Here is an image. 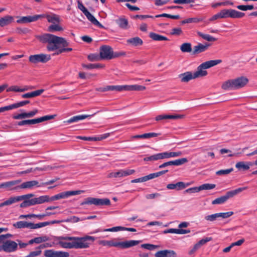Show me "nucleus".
<instances>
[{
    "label": "nucleus",
    "mask_w": 257,
    "mask_h": 257,
    "mask_svg": "<svg viewBox=\"0 0 257 257\" xmlns=\"http://www.w3.org/2000/svg\"><path fill=\"white\" fill-rule=\"evenodd\" d=\"M36 38L41 42L48 44L46 48L48 51L51 52L57 50L55 53L56 55L72 51V49L71 48H65L68 46L69 44L63 37H58L49 33H45L41 35L36 36Z\"/></svg>",
    "instance_id": "obj_1"
},
{
    "label": "nucleus",
    "mask_w": 257,
    "mask_h": 257,
    "mask_svg": "<svg viewBox=\"0 0 257 257\" xmlns=\"http://www.w3.org/2000/svg\"><path fill=\"white\" fill-rule=\"evenodd\" d=\"M57 244L61 247L64 248H85L89 246L88 240L93 242L95 237L86 235L85 236L79 237L73 236H58L56 238Z\"/></svg>",
    "instance_id": "obj_2"
},
{
    "label": "nucleus",
    "mask_w": 257,
    "mask_h": 257,
    "mask_svg": "<svg viewBox=\"0 0 257 257\" xmlns=\"http://www.w3.org/2000/svg\"><path fill=\"white\" fill-rule=\"evenodd\" d=\"M35 195L33 193L27 194L26 195L11 196L7 200L0 203V208L5 206H10L14 203L23 200L20 207L21 208H27L28 207L37 205L36 197H34Z\"/></svg>",
    "instance_id": "obj_3"
},
{
    "label": "nucleus",
    "mask_w": 257,
    "mask_h": 257,
    "mask_svg": "<svg viewBox=\"0 0 257 257\" xmlns=\"http://www.w3.org/2000/svg\"><path fill=\"white\" fill-rule=\"evenodd\" d=\"M84 192V190L68 191L61 192L51 197H49L48 195L41 196L36 197L37 204H41L45 202L67 198L71 196L79 195Z\"/></svg>",
    "instance_id": "obj_4"
},
{
    "label": "nucleus",
    "mask_w": 257,
    "mask_h": 257,
    "mask_svg": "<svg viewBox=\"0 0 257 257\" xmlns=\"http://www.w3.org/2000/svg\"><path fill=\"white\" fill-rule=\"evenodd\" d=\"M119 238H113L110 240H101L99 244L103 246H108L109 247H116L122 249L128 248L132 246L138 245L141 240H125L120 241Z\"/></svg>",
    "instance_id": "obj_5"
},
{
    "label": "nucleus",
    "mask_w": 257,
    "mask_h": 257,
    "mask_svg": "<svg viewBox=\"0 0 257 257\" xmlns=\"http://www.w3.org/2000/svg\"><path fill=\"white\" fill-rule=\"evenodd\" d=\"M248 81V79L245 76L239 77L224 81L222 84L221 88L225 90L238 89L244 87Z\"/></svg>",
    "instance_id": "obj_6"
},
{
    "label": "nucleus",
    "mask_w": 257,
    "mask_h": 257,
    "mask_svg": "<svg viewBox=\"0 0 257 257\" xmlns=\"http://www.w3.org/2000/svg\"><path fill=\"white\" fill-rule=\"evenodd\" d=\"M222 61L220 59L212 60L206 61L200 64L197 68V70L193 73L195 78L202 77L207 75V72L205 70L217 64L221 63Z\"/></svg>",
    "instance_id": "obj_7"
},
{
    "label": "nucleus",
    "mask_w": 257,
    "mask_h": 257,
    "mask_svg": "<svg viewBox=\"0 0 257 257\" xmlns=\"http://www.w3.org/2000/svg\"><path fill=\"white\" fill-rule=\"evenodd\" d=\"M247 187L238 188L236 189L228 191L226 194L220 197L217 198L212 201V204H221L225 203L228 199L233 197L241 192L246 190Z\"/></svg>",
    "instance_id": "obj_8"
},
{
    "label": "nucleus",
    "mask_w": 257,
    "mask_h": 257,
    "mask_svg": "<svg viewBox=\"0 0 257 257\" xmlns=\"http://www.w3.org/2000/svg\"><path fill=\"white\" fill-rule=\"evenodd\" d=\"M99 54L101 59L106 60H110L112 58L125 55L124 53H114L112 48L107 45H103L100 48Z\"/></svg>",
    "instance_id": "obj_9"
},
{
    "label": "nucleus",
    "mask_w": 257,
    "mask_h": 257,
    "mask_svg": "<svg viewBox=\"0 0 257 257\" xmlns=\"http://www.w3.org/2000/svg\"><path fill=\"white\" fill-rule=\"evenodd\" d=\"M56 116V114L45 115L39 118H37L32 119L24 120L18 122V125L20 126L25 125H31L38 123H40L45 121L54 119Z\"/></svg>",
    "instance_id": "obj_10"
},
{
    "label": "nucleus",
    "mask_w": 257,
    "mask_h": 257,
    "mask_svg": "<svg viewBox=\"0 0 257 257\" xmlns=\"http://www.w3.org/2000/svg\"><path fill=\"white\" fill-rule=\"evenodd\" d=\"M81 205L84 204H93L96 206L110 205V201L108 198H96L93 197L87 198Z\"/></svg>",
    "instance_id": "obj_11"
},
{
    "label": "nucleus",
    "mask_w": 257,
    "mask_h": 257,
    "mask_svg": "<svg viewBox=\"0 0 257 257\" xmlns=\"http://www.w3.org/2000/svg\"><path fill=\"white\" fill-rule=\"evenodd\" d=\"M220 15L221 19L231 18H241L244 16L245 14L232 9H224L220 12Z\"/></svg>",
    "instance_id": "obj_12"
},
{
    "label": "nucleus",
    "mask_w": 257,
    "mask_h": 257,
    "mask_svg": "<svg viewBox=\"0 0 257 257\" xmlns=\"http://www.w3.org/2000/svg\"><path fill=\"white\" fill-rule=\"evenodd\" d=\"M2 242V244L0 245V251L12 252L17 249L18 243L14 241L9 240Z\"/></svg>",
    "instance_id": "obj_13"
},
{
    "label": "nucleus",
    "mask_w": 257,
    "mask_h": 257,
    "mask_svg": "<svg viewBox=\"0 0 257 257\" xmlns=\"http://www.w3.org/2000/svg\"><path fill=\"white\" fill-rule=\"evenodd\" d=\"M51 59V56L48 54H39L30 55L29 57V61L34 64L39 62L46 63Z\"/></svg>",
    "instance_id": "obj_14"
},
{
    "label": "nucleus",
    "mask_w": 257,
    "mask_h": 257,
    "mask_svg": "<svg viewBox=\"0 0 257 257\" xmlns=\"http://www.w3.org/2000/svg\"><path fill=\"white\" fill-rule=\"evenodd\" d=\"M21 181L22 180L19 179L3 182L0 184V189H5L8 191L17 190L18 189V187L15 186L20 183Z\"/></svg>",
    "instance_id": "obj_15"
},
{
    "label": "nucleus",
    "mask_w": 257,
    "mask_h": 257,
    "mask_svg": "<svg viewBox=\"0 0 257 257\" xmlns=\"http://www.w3.org/2000/svg\"><path fill=\"white\" fill-rule=\"evenodd\" d=\"M135 172L134 170H119L116 172L109 173L107 177L111 178L125 177L133 174Z\"/></svg>",
    "instance_id": "obj_16"
},
{
    "label": "nucleus",
    "mask_w": 257,
    "mask_h": 257,
    "mask_svg": "<svg viewBox=\"0 0 257 257\" xmlns=\"http://www.w3.org/2000/svg\"><path fill=\"white\" fill-rule=\"evenodd\" d=\"M188 160L187 158H183L181 159L175 160L174 161H170L167 162H165L159 166V169H162L165 167H166L169 166L174 165V166H180L182 165L187 162H188Z\"/></svg>",
    "instance_id": "obj_17"
},
{
    "label": "nucleus",
    "mask_w": 257,
    "mask_h": 257,
    "mask_svg": "<svg viewBox=\"0 0 257 257\" xmlns=\"http://www.w3.org/2000/svg\"><path fill=\"white\" fill-rule=\"evenodd\" d=\"M44 255L46 257H68L69 253L68 252L49 249L45 251Z\"/></svg>",
    "instance_id": "obj_18"
},
{
    "label": "nucleus",
    "mask_w": 257,
    "mask_h": 257,
    "mask_svg": "<svg viewBox=\"0 0 257 257\" xmlns=\"http://www.w3.org/2000/svg\"><path fill=\"white\" fill-rule=\"evenodd\" d=\"M43 16L36 15L33 16H28L26 17H22L17 21V22L19 24L28 23L33 22H35L38 19H41Z\"/></svg>",
    "instance_id": "obj_19"
},
{
    "label": "nucleus",
    "mask_w": 257,
    "mask_h": 257,
    "mask_svg": "<svg viewBox=\"0 0 257 257\" xmlns=\"http://www.w3.org/2000/svg\"><path fill=\"white\" fill-rule=\"evenodd\" d=\"M41 184H39L38 181L36 180H32L23 182L20 185L18 186V189H32L34 187H41Z\"/></svg>",
    "instance_id": "obj_20"
},
{
    "label": "nucleus",
    "mask_w": 257,
    "mask_h": 257,
    "mask_svg": "<svg viewBox=\"0 0 257 257\" xmlns=\"http://www.w3.org/2000/svg\"><path fill=\"white\" fill-rule=\"evenodd\" d=\"M155 257H177L176 252L173 250H163L156 252Z\"/></svg>",
    "instance_id": "obj_21"
},
{
    "label": "nucleus",
    "mask_w": 257,
    "mask_h": 257,
    "mask_svg": "<svg viewBox=\"0 0 257 257\" xmlns=\"http://www.w3.org/2000/svg\"><path fill=\"white\" fill-rule=\"evenodd\" d=\"M184 117V115L181 114H174V115H169V114H161L158 115L155 117V120L157 121L167 119H182Z\"/></svg>",
    "instance_id": "obj_22"
},
{
    "label": "nucleus",
    "mask_w": 257,
    "mask_h": 257,
    "mask_svg": "<svg viewBox=\"0 0 257 257\" xmlns=\"http://www.w3.org/2000/svg\"><path fill=\"white\" fill-rule=\"evenodd\" d=\"M190 185L189 183L185 184L183 182H178L176 184H168L167 185V188L170 190H176L177 191L181 190L185 188L187 186Z\"/></svg>",
    "instance_id": "obj_23"
},
{
    "label": "nucleus",
    "mask_w": 257,
    "mask_h": 257,
    "mask_svg": "<svg viewBox=\"0 0 257 257\" xmlns=\"http://www.w3.org/2000/svg\"><path fill=\"white\" fill-rule=\"evenodd\" d=\"M178 77L181 82H188L192 79H195L193 73L190 71L180 74Z\"/></svg>",
    "instance_id": "obj_24"
},
{
    "label": "nucleus",
    "mask_w": 257,
    "mask_h": 257,
    "mask_svg": "<svg viewBox=\"0 0 257 257\" xmlns=\"http://www.w3.org/2000/svg\"><path fill=\"white\" fill-rule=\"evenodd\" d=\"M252 165L253 163L251 162L240 161L236 163L235 167L239 171H245L248 170L250 168V167Z\"/></svg>",
    "instance_id": "obj_25"
},
{
    "label": "nucleus",
    "mask_w": 257,
    "mask_h": 257,
    "mask_svg": "<svg viewBox=\"0 0 257 257\" xmlns=\"http://www.w3.org/2000/svg\"><path fill=\"white\" fill-rule=\"evenodd\" d=\"M209 46L210 44L208 43H205L204 44L199 43L194 47L193 53L196 54L204 52L208 49Z\"/></svg>",
    "instance_id": "obj_26"
},
{
    "label": "nucleus",
    "mask_w": 257,
    "mask_h": 257,
    "mask_svg": "<svg viewBox=\"0 0 257 257\" xmlns=\"http://www.w3.org/2000/svg\"><path fill=\"white\" fill-rule=\"evenodd\" d=\"M94 114H82V115H79L73 116L72 117L70 118L67 121H65V122H67L68 123H71L74 122L78 121L80 120L84 119L86 118H88L89 117H91L94 115Z\"/></svg>",
    "instance_id": "obj_27"
},
{
    "label": "nucleus",
    "mask_w": 257,
    "mask_h": 257,
    "mask_svg": "<svg viewBox=\"0 0 257 257\" xmlns=\"http://www.w3.org/2000/svg\"><path fill=\"white\" fill-rule=\"evenodd\" d=\"M14 21V17L7 15L0 18V26L2 27L9 25Z\"/></svg>",
    "instance_id": "obj_28"
},
{
    "label": "nucleus",
    "mask_w": 257,
    "mask_h": 257,
    "mask_svg": "<svg viewBox=\"0 0 257 257\" xmlns=\"http://www.w3.org/2000/svg\"><path fill=\"white\" fill-rule=\"evenodd\" d=\"M44 91V90L43 89L37 90L33 92L24 94L22 95V97L23 98L35 97L40 95Z\"/></svg>",
    "instance_id": "obj_29"
},
{
    "label": "nucleus",
    "mask_w": 257,
    "mask_h": 257,
    "mask_svg": "<svg viewBox=\"0 0 257 257\" xmlns=\"http://www.w3.org/2000/svg\"><path fill=\"white\" fill-rule=\"evenodd\" d=\"M40 16H43L41 18H46L49 23H55V22H59L60 19L58 16L55 14L49 15H39Z\"/></svg>",
    "instance_id": "obj_30"
},
{
    "label": "nucleus",
    "mask_w": 257,
    "mask_h": 257,
    "mask_svg": "<svg viewBox=\"0 0 257 257\" xmlns=\"http://www.w3.org/2000/svg\"><path fill=\"white\" fill-rule=\"evenodd\" d=\"M49 240V238L46 236H43L40 237H35L29 241L30 244H32L34 243L39 244L45 242Z\"/></svg>",
    "instance_id": "obj_31"
},
{
    "label": "nucleus",
    "mask_w": 257,
    "mask_h": 257,
    "mask_svg": "<svg viewBox=\"0 0 257 257\" xmlns=\"http://www.w3.org/2000/svg\"><path fill=\"white\" fill-rule=\"evenodd\" d=\"M149 37L154 41H168L169 39L165 36L159 35L155 33L151 32L149 34Z\"/></svg>",
    "instance_id": "obj_32"
},
{
    "label": "nucleus",
    "mask_w": 257,
    "mask_h": 257,
    "mask_svg": "<svg viewBox=\"0 0 257 257\" xmlns=\"http://www.w3.org/2000/svg\"><path fill=\"white\" fill-rule=\"evenodd\" d=\"M146 89V87L139 85H125V90L127 91H143Z\"/></svg>",
    "instance_id": "obj_33"
},
{
    "label": "nucleus",
    "mask_w": 257,
    "mask_h": 257,
    "mask_svg": "<svg viewBox=\"0 0 257 257\" xmlns=\"http://www.w3.org/2000/svg\"><path fill=\"white\" fill-rule=\"evenodd\" d=\"M88 20H89L94 25L99 26V27H102V25L94 18V17L88 11L85 14Z\"/></svg>",
    "instance_id": "obj_34"
},
{
    "label": "nucleus",
    "mask_w": 257,
    "mask_h": 257,
    "mask_svg": "<svg viewBox=\"0 0 257 257\" xmlns=\"http://www.w3.org/2000/svg\"><path fill=\"white\" fill-rule=\"evenodd\" d=\"M127 43L134 46H141L143 44V41L139 37H136L129 39L127 40Z\"/></svg>",
    "instance_id": "obj_35"
},
{
    "label": "nucleus",
    "mask_w": 257,
    "mask_h": 257,
    "mask_svg": "<svg viewBox=\"0 0 257 257\" xmlns=\"http://www.w3.org/2000/svg\"><path fill=\"white\" fill-rule=\"evenodd\" d=\"M14 226L18 228H30L31 222H28L27 221H20L17 222L14 224Z\"/></svg>",
    "instance_id": "obj_36"
},
{
    "label": "nucleus",
    "mask_w": 257,
    "mask_h": 257,
    "mask_svg": "<svg viewBox=\"0 0 257 257\" xmlns=\"http://www.w3.org/2000/svg\"><path fill=\"white\" fill-rule=\"evenodd\" d=\"M180 50L183 53H190L192 51L191 44L190 43H184L180 46Z\"/></svg>",
    "instance_id": "obj_37"
},
{
    "label": "nucleus",
    "mask_w": 257,
    "mask_h": 257,
    "mask_svg": "<svg viewBox=\"0 0 257 257\" xmlns=\"http://www.w3.org/2000/svg\"><path fill=\"white\" fill-rule=\"evenodd\" d=\"M117 24L119 27L123 29H127L128 21L125 19H119L116 21Z\"/></svg>",
    "instance_id": "obj_38"
},
{
    "label": "nucleus",
    "mask_w": 257,
    "mask_h": 257,
    "mask_svg": "<svg viewBox=\"0 0 257 257\" xmlns=\"http://www.w3.org/2000/svg\"><path fill=\"white\" fill-rule=\"evenodd\" d=\"M197 34L203 39L209 42H214L217 40L216 38H214L208 34H204L200 32H197Z\"/></svg>",
    "instance_id": "obj_39"
},
{
    "label": "nucleus",
    "mask_w": 257,
    "mask_h": 257,
    "mask_svg": "<svg viewBox=\"0 0 257 257\" xmlns=\"http://www.w3.org/2000/svg\"><path fill=\"white\" fill-rule=\"evenodd\" d=\"M82 66L83 68H86L88 69H97V68H103L104 67L103 65L100 64H83L82 65Z\"/></svg>",
    "instance_id": "obj_40"
},
{
    "label": "nucleus",
    "mask_w": 257,
    "mask_h": 257,
    "mask_svg": "<svg viewBox=\"0 0 257 257\" xmlns=\"http://www.w3.org/2000/svg\"><path fill=\"white\" fill-rule=\"evenodd\" d=\"M159 160H161L160 153H158V154H156L152 155L151 156L144 158V161H145L154 162V161H157Z\"/></svg>",
    "instance_id": "obj_41"
},
{
    "label": "nucleus",
    "mask_w": 257,
    "mask_h": 257,
    "mask_svg": "<svg viewBox=\"0 0 257 257\" xmlns=\"http://www.w3.org/2000/svg\"><path fill=\"white\" fill-rule=\"evenodd\" d=\"M50 223H49V221L44 222H41L37 224H34L33 223H31V229H36L38 228H41L44 227L45 226L50 225Z\"/></svg>",
    "instance_id": "obj_42"
},
{
    "label": "nucleus",
    "mask_w": 257,
    "mask_h": 257,
    "mask_svg": "<svg viewBox=\"0 0 257 257\" xmlns=\"http://www.w3.org/2000/svg\"><path fill=\"white\" fill-rule=\"evenodd\" d=\"M216 185L214 184H204L199 186V191L203 190H211L215 187Z\"/></svg>",
    "instance_id": "obj_43"
},
{
    "label": "nucleus",
    "mask_w": 257,
    "mask_h": 257,
    "mask_svg": "<svg viewBox=\"0 0 257 257\" xmlns=\"http://www.w3.org/2000/svg\"><path fill=\"white\" fill-rule=\"evenodd\" d=\"M202 20L201 19L198 18H190L182 21L181 22V24H185L187 23H198L202 21Z\"/></svg>",
    "instance_id": "obj_44"
},
{
    "label": "nucleus",
    "mask_w": 257,
    "mask_h": 257,
    "mask_svg": "<svg viewBox=\"0 0 257 257\" xmlns=\"http://www.w3.org/2000/svg\"><path fill=\"white\" fill-rule=\"evenodd\" d=\"M42 253V250L37 246L34 251H31L26 257H36L39 256Z\"/></svg>",
    "instance_id": "obj_45"
},
{
    "label": "nucleus",
    "mask_w": 257,
    "mask_h": 257,
    "mask_svg": "<svg viewBox=\"0 0 257 257\" xmlns=\"http://www.w3.org/2000/svg\"><path fill=\"white\" fill-rule=\"evenodd\" d=\"M62 30L63 28L60 25L57 24L51 25L48 27V31L51 32L61 31Z\"/></svg>",
    "instance_id": "obj_46"
},
{
    "label": "nucleus",
    "mask_w": 257,
    "mask_h": 257,
    "mask_svg": "<svg viewBox=\"0 0 257 257\" xmlns=\"http://www.w3.org/2000/svg\"><path fill=\"white\" fill-rule=\"evenodd\" d=\"M88 59L90 61H97L101 60V58L97 54H91L87 57Z\"/></svg>",
    "instance_id": "obj_47"
},
{
    "label": "nucleus",
    "mask_w": 257,
    "mask_h": 257,
    "mask_svg": "<svg viewBox=\"0 0 257 257\" xmlns=\"http://www.w3.org/2000/svg\"><path fill=\"white\" fill-rule=\"evenodd\" d=\"M218 218H219V216H218V214H217V213H215V214L205 216L204 217V219L206 220L211 221V222L214 221L216 220Z\"/></svg>",
    "instance_id": "obj_48"
},
{
    "label": "nucleus",
    "mask_w": 257,
    "mask_h": 257,
    "mask_svg": "<svg viewBox=\"0 0 257 257\" xmlns=\"http://www.w3.org/2000/svg\"><path fill=\"white\" fill-rule=\"evenodd\" d=\"M150 179L149 174L144 177L136 179L131 181L132 183H138V182H144L148 181Z\"/></svg>",
    "instance_id": "obj_49"
},
{
    "label": "nucleus",
    "mask_w": 257,
    "mask_h": 257,
    "mask_svg": "<svg viewBox=\"0 0 257 257\" xmlns=\"http://www.w3.org/2000/svg\"><path fill=\"white\" fill-rule=\"evenodd\" d=\"M22 92V88L17 85H12L7 89V92Z\"/></svg>",
    "instance_id": "obj_50"
},
{
    "label": "nucleus",
    "mask_w": 257,
    "mask_h": 257,
    "mask_svg": "<svg viewBox=\"0 0 257 257\" xmlns=\"http://www.w3.org/2000/svg\"><path fill=\"white\" fill-rule=\"evenodd\" d=\"M233 170V168H230L228 169L225 170H220L216 172V174L217 175H225L229 174L231 172H232Z\"/></svg>",
    "instance_id": "obj_51"
},
{
    "label": "nucleus",
    "mask_w": 257,
    "mask_h": 257,
    "mask_svg": "<svg viewBox=\"0 0 257 257\" xmlns=\"http://www.w3.org/2000/svg\"><path fill=\"white\" fill-rule=\"evenodd\" d=\"M218 214L219 218H222L223 219L227 218L231 216L233 214V212L232 211H229L227 212H221V213H217Z\"/></svg>",
    "instance_id": "obj_52"
},
{
    "label": "nucleus",
    "mask_w": 257,
    "mask_h": 257,
    "mask_svg": "<svg viewBox=\"0 0 257 257\" xmlns=\"http://www.w3.org/2000/svg\"><path fill=\"white\" fill-rule=\"evenodd\" d=\"M124 230V227L122 226H116L107 229H104L103 230V231H111V232H115V231H122Z\"/></svg>",
    "instance_id": "obj_53"
},
{
    "label": "nucleus",
    "mask_w": 257,
    "mask_h": 257,
    "mask_svg": "<svg viewBox=\"0 0 257 257\" xmlns=\"http://www.w3.org/2000/svg\"><path fill=\"white\" fill-rule=\"evenodd\" d=\"M141 247L150 250H152L156 249L157 247V246L152 244L145 243L142 244L141 245Z\"/></svg>",
    "instance_id": "obj_54"
},
{
    "label": "nucleus",
    "mask_w": 257,
    "mask_h": 257,
    "mask_svg": "<svg viewBox=\"0 0 257 257\" xmlns=\"http://www.w3.org/2000/svg\"><path fill=\"white\" fill-rule=\"evenodd\" d=\"M83 219H80V218L77 216H71L67 219H66L64 221L66 222H72L76 223L79 221L83 220Z\"/></svg>",
    "instance_id": "obj_55"
},
{
    "label": "nucleus",
    "mask_w": 257,
    "mask_h": 257,
    "mask_svg": "<svg viewBox=\"0 0 257 257\" xmlns=\"http://www.w3.org/2000/svg\"><path fill=\"white\" fill-rule=\"evenodd\" d=\"M30 103L29 100H25L13 104L14 109L24 106Z\"/></svg>",
    "instance_id": "obj_56"
},
{
    "label": "nucleus",
    "mask_w": 257,
    "mask_h": 257,
    "mask_svg": "<svg viewBox=\"0 0 257 257\" xmlns=\"http://www.w3.org/2000/svg\"><path fill=\"white\" fill-rule=\"evenodd\" d=\"M38 112V110L37 109H34L33 110L29 112H25V118H30L34 116Z\"/></svg>",
    "instance_id": "obj_57"
},
{
    "label": "nucleus",
    "mask_w": 257,
    "mask_h": 257,
    "mask_svg": "<svg viewBox=\"0 0 257 257\" xmlns=\"http://www.w3.org/2000/svg\"><path fill=\"white\" fill-rule=\"evenodd\" d=\"M194 0H174L173 3L177 4H188L194 3Z\"/></svg>",
    "instance_id": "obj_58"
},
{
    "label": "nucleus",
    "mask_w": 257,
    "mask_h": 257,
    "mask_svg": "<svg viewBox=\"0 0 257 257\" xmlns=\"http://www.w3.org/2000/svg\"><path fill=\"white\" fill-rule=\"evenodd\" d=\"M211 240V237H206L205 238H203L201 239L199 241H198L197 243H196L198 247L200 248L202 245L205 244L207 242L210 241Z\"/></svg>",
    "instance_id": "obj_59"
},
{
    "label": "nucleus",
    "mask_w": 257,
    "mask_h": 257,
    "mask_svg": "<svg viewBox=\"0 0 257 257\" xmlns=\"http://www.w3.org/2000/svg\"><path fill=\"white\" fill-rule=\"evenodd\" d=\"M159 135L158 134L155 133H149L143 134V139H149L151 138L157 137Z\"/></svg>",
    "instance_id": "obj_60"
},
{
    "label": "nucleus",
    "mask_w": 257,
    "mask_h": 257,
    "mask_svg": "<svg viewBox=\"0 0 257 257\" xmlns=\"http://www.w3.org/2000/svg\"><path fill=\"white\" fill-rule=\"evenodd\" d=\"M160 154L161 160L171 158V152H165L163 153H160Z\"/></svg>",
    "instance_id": "obj_61"
},
{
    "label": "nucleus",
    "mask_w": 257,
    "mask_h": 257,
    "mask_svg": "<svg viewBox=\"0 0 257 257\" xmlns=\"http://www.w3.org/2000/svg\"><path fill=\"white\" fill-rule=\"evenodd\" d=\"M182 33V31L181 28H174L172 30V32H171V34L172 35H177L179 36L181 35Z\"/></svg>",
    "instance_id": "obj_62"
},
{
    "label": "nucleus",
    "mask_w": 257,
    "mask_h": 257,
    "mask_svg": "<svg viewBox=\"0 0 257 257\" xmlns=\"http://www.w3.org/2000/svg\"><path fill=\"white\" fill-rule=\"evenodd\" d=\"M199 192V187H195L189 188L185 191V193H194Z\"/></svg>",
    "instance_id": "obj_63"
},
{
    "label": "nucleus",
    "mask_w": 257,
    "mask_h": 257,
    "mask_svg": "<svg viewBox=\"0 0 257 257\" xmlns=\"http://www.w3.org/2000/svg\"><path fill=\"white\" fill-rule=\"evenodd\" d=\"M78 8L84 14H85L88 11L87 10V9L84 6L83 4L80 1L78 2Z\"/></svg>",
    "instance_id": "obj_64"
}]
</instances>
